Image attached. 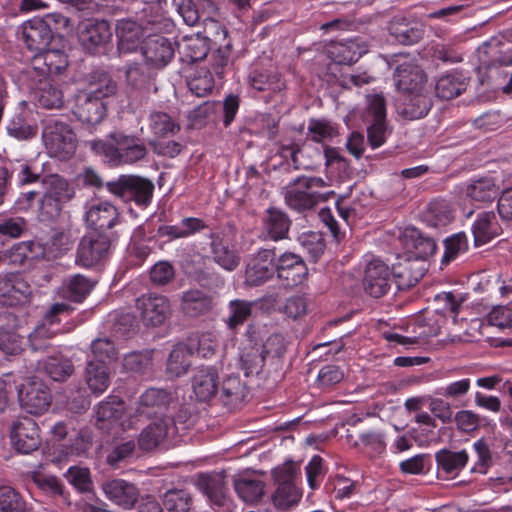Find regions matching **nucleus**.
I'll return each mask as SVG.
<instances>
[{
    "mask_svg": "<svg viewBox=\"0 0 512 512\" xmlns=\"http://www.w3.org/2000/svg\"><path fill=\"white\" fill-rule=\"evenodd\" d=\"M0 512H27L25 499L11 485H0Z\"/></svg>",
    "mask_w": 512,
    "mask_h": 512,
    "instance_id": "50",
    "label": "nucleus"
},
{
    "mask_svg": "<svg viewBox=\"0 0 512 512\" xmlns=\"http://www.w3.org/2000/svg\"><path fill=\"white\" fill-rule=\"evenodd\" d=\"M106 188L126 202L134 201L138 206H146L151 201L154 184L140 176L120 175L116 180L107 182Z\"/></svg>",
    "mask_w": 512,
    "mask_h": 512,
    "instance_id": "5",
    "label": "nucleus"
},
{
    "mask_svg": "<svg viewBox=\"0 0 512 512\" xmlns=\"http://www.w3.org/2000/svg\"><path fill=\"white\" fill-rule=\"evenodd\" d=\"M178 50L182 61L192 63L204 59L209 51L207 37L200 33L186 35L178 42Z\"/></svg>",
    "mask_w": 512,
    "mask_h": 512,
    "instance_id": "32",
    "label": "nucleus"
},
{
    "mask_svg": "<svg viewBox=\"0 0 512 512\" xmlns=\"http://www.w3.org/2000/svg\"><path fill=\"white\" fill-rule=\"evenodd\" d=\"M83 218L87 227L103 233L119 223L120 214L111 202L93 198L85 203Z\"/></svg>",
    "mask_w": 512,
    "mask_h": 512,
    "instance_id": "9",
    "label": "nucleus"
},
{
    "mask_svg": "<svg viewBox=\"0 0 512 512\" xmlns=\"http://www.w3.org/2000/svg\"><path fill=\"white\" fill-rule=\"evenodd\" d=\"M105 496L113 503L131 509L139 498L138 488L123 479L108 480L102 485Z\"/></svg>",
    "mask_w": 512,
    "mask_h": 512,
    "instance_id": "25",
    "label": "nucleus"
},
{
    "mask_svg": "<svg viewBox=\"0 0 512 512\" xmlns=\"http://www.w3.org/2000/svg\"><path fill=\"white\" fill-rule=\"evenodd\" d=\"M33 62L36 69L47 74H59L68 66V59L60 50H48L47 48L34 55Z\"/></svg>",
    "mask_w": 512,
    "mask_h": 512,
    "instance_id": "39",
    "label": "nucleus"
},
{
    "mask_svg": "<svg viewBox=\"0 0 512 512\" xmlns=\"http://www.w3.org/2000/svg\"><path fill=\"white\" fill-rule=\"evenodd\" d=\"M72 112L78 121L91 129L104 120L107 115V107L101 99L78 92L74 97Z\"/></svg>",
    "mask_w": 512,
    "mask_h": 512,
    "instance_id": "15",
    "label": "nucleus"
},
{
    "mask_svg": "<svg viewBox=\"0 0 512 512\" xmlns=\"http://www.w3.org/2000/svg\"><path fill=\"white\" fill-rule=\"evenodd\" d=\"M141 54L145 62L158 71L163 69L174 56L173 43L160 35L148 36L141 45Z\"/></svg>",
    "mask_w": 512,
    "mask_h": 512,
    "instance_id": "18",
    "label": "nucleus"
},
{
    "mask_svg": "<svg viewBox=\"0 0 512 512\" xmlns=\"http://www.w3.org/2000/svg\"><path fill=\"white\" fill-rule=\"evenodd\" d=\"M177 433L171 417L165 416L147 425L139 434L138 447L142 451H152L164 445Z\"/></svg>",
    "mask_w": 512,
    "mask_h": 512,
    "instance_id": "14",
    "label": "nucleus"
},
{
    "mask_svg": "<svg viewBox=\"0 0 512 512\" xmlns=\"http://www.w3.org/2000/svg\"><path fill=\"white\" fill-rule=\"evenodd\" d=\"M31 285L18 273L0 274V305L25 306L31 303Z\"/></svg>",
    "mask_w": 512,
    "mask_h": 512,
    "instance_id": "8",
    "label": "nucleus"
},
{
    "mask_svg": "<svg viewBox=\"0 0 512 512\" xmlns=\"http://www.w3.org/2000/svg\"><path fill=\"white\" fill-rule=\"evenodd\" d=\"M468 248V240L464 232H459L447 237L444 240V253L441 258V267L447 266L459 255L465 253Z\"/></svg>",
    "mask_w": 512,
    "mask_h": 512,
    "instance_id": "51",
    "label": "nucleus"
},
{
    "mask_svg": "<svg viewBox=\"0 0 512 512\" xmlns=\"http://www.w3.org/2000/svg\"><path fill=\"white\" fill-rule=\"evenodd\" d=\"M93 287V281L86 276L76 274L63 282L59 289V294L65 299L81 302L91 292Z\"/></svg>",
    "mask_w": 512,
    "mask_h": 512,
    "instance_id": "40",
    "label": "nucleus"
},
{
    "mask_svg": "<svg viewBox=\"0 0 512 512\" xmlns=\"http://www.w3.org/2000/svg\"><path fill=\"white\" fill-rule=\"evenodd\" d=\"M390 34L401 44L411 45L423 37V29L418 23H408L404 19H397L390 23Z\"/></svg>",
    "mask_w": 512,
    "mask_h": 512,
    "instance_id": "45",
    "label": "nucleus"
},
{
    "mask_svg": "<svg viewBox=\"0 0 512 512\" xmlns=\"http://www.w3.org/2000/svg\"><path fill=\"white\" fill-rule=\"evenodd\" d=\"M238 496L247 503H256L264 494V483L257 479H237L234 482Z\"/></svg>",
    "mask_w": 512,
    "mask_h": 512,
    "instance_id": "53",
    "label": "nucleus"
},
{
    "mask_svg": "<svg viewBox=\"0 0 512 512\" xmlns=\"http://www.w3.org/2000/svg\"><path fill=\"white\" fill-rule=\"evenodd\" d=\"M431 106V99L423 91L403 92L396 101L397 113L406 120L424 117Z\"/></svg>",
    "mask_w": 512,
    "mask_h": 512,
    "instance_id": "20",
    "label": "nucleus"
},
{
    "mask_svg": "<svg viewBox=\"0 0 512 512\" xmlns=\"http://www.w3.org/2000/svg\"><path fill=\"white\" fill-rule=\"evenodd\" d=\"M311 140L323 143L338 136L337 125L326 119H310L307 127Z\"/></svg>",
    "mask_w": 512,
    "mask_h": 512,
    "instance_id": "55",
    "label": "nucleus"
},
{
    "mask_svg": "<svg viewBox=\"0 0 512 512\" xmlns=\"http://www.w3.org/2000/svg\"><path fill=\"white\" fill-rule=\"evenodd\" d=\"M403 239L407 250L413 253L416 258L426 259L437 250L436 241L416 228L405 229Z\"/></svg>",
    "mask_w": 512,
    "mask_h": 512,
    "instance_id": "31",
    "label": "nucleus"
},
{
    "mask_svg": "<svg viewBox=\"0 0 512 512\" xmlns=\"http://www.w3.org/2000/svg\"><path fill=\"white\" fill-rule=\"evenodd\" d=\"M113 239L101 232L85 234L77 247L76 263L84 268L103 264L109 257Z\"/></svg>",
    "mask_w": 512,
    "mask_h": 512,
    "instance_id": "6",
    "label": "nucleus"
},
{
    "mask_svg": "<svg viewBox=\"0 0 512 512\" xmlns=\"http://www.w3.org/2000/svg\"><path fill=\"white\" fill-rule=\"evenodd\" d=\"M84 379L92 393L99 395L104 393L110 384L109 369L104 363L88 361Z\"/></svg>",
    "mask_w": 512,
    "mask_h": 512,
    "instance_id": "41",
    "label": "nucleus"
},
{
    "mask_svg": "<svg viewBox=\"0 0 512 512\" xmlns=\"http://www.w3.org/2000/svg\"><path fill=\"white\" fill-rule=\"evenodd\" d=\"M475 243L485 244L501 234L502 229L492 211L481 212L472 225Z\"/></svg>",
    "mask_w": 512,
    "mask_h": 512,
    "instance_id": "38",
    "label": "nucleus"
},
{
    "mask_svg": "<svg viewBox=\"0 0 512 512\" xmlns=\"http://www.w3.org/2000/svg\"><path fill=\"white\" fill-rule=\"evenodd\" d=\"M92 151L102 156L104 161L111 166H120V145L103 140H92L88 142Z\"/></svg>",
    "mask_w": 512,
    "mask_h": 512,
    "instance_id": "61",
    "label": "nucleus"
},
{
    "mask_svg": "<svg viewBox=\"0 0 512 512\" xmlns=\"http://www.w3.org/2000/svg\"><path fill=\"white\" fill-rule=\"evenodd\" d=\"M438 474L443 478H455L465 468L469 461L466 450L451 451L442 449L435 454Z\"/></svg>",
    "mask_w": 512,
    "mask_h": 512,
    "instance_id": "28",
    "label": "nucleus"
},
{
    "mask_svg": "<svg viewBox=\"0 0 512 512\" xmlns=\"http://www.w3.org/2000/svg\"><path fill=\"white\" fill-rule=\"evenodd\" d=\"M93 360L97 363L111 362L117 358V350L115 344L109 338H98L91 343Z\"/></svg>",
    "mask_w": 512,
    "mask_h": 512,
    "instance_id": "64",
    "label": "nucleus"
},
{
    "mask_svg": "<svg viewBox=\"0 0 512 512\" xmlns=\"http://www.w3.org/2000/svg\"><path fill=\"white\" fill-rule=\"evenodd\" d=\"M110 25L105 20L88 21L79 32V41L84 49L91 53L105 47L111 40Z\"/></svg>",
    "mask_w": 512,
    "mask_h": 512,
    "instance_id": "21",
    "label": "nucleus"
},
{
    "mask_svg": "<svg viewBox=\"0 0 512 512\" xmlns=\"http://www.w3.org/2000/svg\"><path fill=\"white\" fill-rule=\"evenodd\" d=\"M56 330L45 322L38 324L29 334L28 340L33 351H43L49 347V342L56 335Z\"/></svg>",
    "mask_w": 512,
    "mask_h": 512,
    "instance_id": "62",
    "label": "nucleus"
},
{
    "mask_svg": "<svg viewBox=\"0 0 512 512\" xmlns=\"http://www.w3.org/2000/svg\"><path fill=\"white\" fill-rule=\"evenodd\" d=\"M275 249H259L252 254L246 264L245 284L248 286H260L271 280L276 273Z\"/></svg>",
    "mask_w": 512,
    "mask_h": 512,
    "instance_id": "10",
    "label": "nucleus"
},
{
    "mask_svg": "<svg viewBox=\"0 0 512 512\" xmlns=\"http://www.w3.org/2000/svg\"><path fill=\"white\" fill-rule=\"evenodd\" d=\"M158 70L144 63H132L129 64L125 71L126 81L128 85L135 89L149 91L151 88L154 91L157 88L154 86V80Z\"/></svg>",
    "mask_w": 512,
    "mask_h": 512,
    "instance_id": "33",
    "label": "nucleus"
},
{
    "mask_svg": "<svg viewBox=\"0 0 512 512\" xmlns=\"http://www.w3.org/2000/svg\"><path fill=\"white\" fill-rule=\"evenodd\" d=\"M215 304L213 295L197 288L186 290L180 296V310L189 317L208 314Z\"/></svg>",
    "mask_w": 512,
    "mask_h": 512,
    "instance_id": "23",
    "label": "nucleus"
},
{
    "mask_svg": "<svg viewBox=\"0 0 512 512\" xmlns=\"http://www.w3.org/2000/svg\"><path fill=\"white\" fill-rule=\"evenodd\" d=\"M367 45L359 39L332 42L328 48L330 58L338 64L350 65L367 53Z\"/></svg>",
    "mask_w": 512,
    "mask_h": 512,
    "instance_id": "27",
    "label": "nucleus"
},
{
    "mask_svg": "<svg viewBox=\"0 0 512 512\" xmlns=\"http://www.w3.org/2000/svg\"><path fill=\"white\" fill-rule=\"evenodd\" d=\"M42 139L52 157L68 160L76 152V134L71 125L62 119H48L43 127Z\"/></svg>",
    "mask_w": 512,
    "mask_h": 512,
    "instance_id": "3",
    "label": "nucleus"
},
{
    "mask_svg": "<svg viewBox=\"0 0 512 512\" xmlns=\"http://www.w3.org/2000/svg\"><path fill=\"white\" fill-rule=\"evenodd\" d=\"M253 305V302L247 300H231L228 304L229 314L224 320L227 327L229 329H235L243 325L251 316Z\"/></svg>",
    "mask_w": 512,
    "mask_h": 512,
    "instance_id": "47",
    "label": "nucleus"
},
{
    "mask_svg": "<svg viewBox=\"0 0 512 512\" xmlns=\"http://www.w3.org/2000/svg\"><path fill=\"white\" fill-rule=\"evenodd\" d=\"M191 355V351L186 345H175L167 359V375L170 378H178L186 374L191 366Z\"/></svg>",
    "mask_w": 512,
    "mask_h": 512,
    "instance_id": "42",
    "label": "nucleus"
},
{
    "mask_svg": "<svg viewBox=\"0 0 512 512\" xmlns=\"http://www.w3.org/2000/svg\"><path fill=\"white\" fill-rule=\"evenodd\" d=\"M425 220L429 226L440 228L451 223L453 213L445 201L432 202L426 211Z\"/></svg>",
    "mask_w": 512,
    "mask_h": 512,
    "instance_id": "57",
    "label": "nucleus"
},
{
    "mask_svg": "<svg viewBox=\"0 0 512 512\" xmlns=\"http://www.w3.org/2000/svg\"><path fill=\"white\" fill-rule=\"evenodd\" d=\"M52 38V30L43 19L29 20L22 27V39L27 49L36 54L44 51Z\"/></svg>",
    "mask_w": 512,
    "mask_h": 512,
    "instance_id": "22",
    "label": "nucleus"
},
{
    "mask_svg": "<svg viewBox=\"0 0 512 512\" xmlns=\"http://www.w3.org/2000/svg\"><path fill=\"white\" fill-rule=\"evenodd\" d=\"M39 104L47 109H59L64 105L63 92L51 83H44L38 92Z\"/></svg>",
    "mask_w": 512,
    "mask_h": 512,
    "instance_id": "60",
    "label": "nucleus"
},
{
    "mask_svg": "<svg viewBox=\"0 0 512 512\" xmlns=\"http://www.w3.org/2000/svg\"><path fill=\"white\" fill-rule=\"evenodd\" d=\"M136 306L146 326H160L171 315L170 301L163 295L144 294L137 299Z\"/></svg>",
    "mask_w": 512,
    "mask_h": 512,
    "instance_id": "13",
    "label": "nucleus"
},
{
    "mask_svg": "<svg viewBox=\"0 0 512 512\" xmlns=\"http://www.w3.org/2000/svg\"><path fill=\"white\" fill-rule=\"evenodd\" d=\"M216 77L210 69L199 68L188 81L190 91L198 97L208 95L216 84Z\"/></svg>",
    "mask_w": 512,
    "mask_h": 512,
    "instance_id": "54",
    "label": "nucleus"
},
{
    "mask_svg": "<svg viewBox=\"0 0 512 512\" xmlns=\"http://www.w3.org/2000/svg\"><path fill=\"white\" fill-rule=\"evenodd\" d=\"M156 18L144 21L121 19L116 24L117 50L120 55L135 52L144 42L146 24L157 25Z\"/></svg>",
    "mask_w": 512,
    "mask_h": 512,
    "instance_id": "11",
    "label": "nucleus"
},
{
    "mask_svg": "<svg viewBox=\"0 0 512 512\" xmlns=\"http://www.w3.org/2000/svg\"><path fill=\"white\" fill-rule=\"evenodd\" d=\"M171 401V394L161 388H149L135 403L134 407L128 408V423H122L123 426L133 427L140 417L149 418L157 412L158 409L165 408Z\"/></svg>",
    "mask_w": 512,
    "mask_h": 512,
    "instance_id": "12",
    "label": "nucleus"
},
{
    "mask_svg": "<svg viewBox=\"0 0 512 512\" xmlns=\"http://www.w3.org/2000/svg\"><path fill=\"white\" fill-rule=\"evenodd\" d=\"M39 366L54 381H64L74 371L72 362L60 357H49L39 362Z\"/></svg>",
    "mask_w": 512,
    "mask_h": 512,
    "instance_id": "48",
    "label": "nucleus"
},
{
    "mask_svg": "<svg viewBox=\"0 0 512 512\" xmlns=\"http://www.w3.org/2000/svg\"><path fill=\"white\" fill-rule=\"evenodd\" d=\"M199 488L215 504L222 505L226 496L224 478L220 475H207L200 477Z\"/></svg>",
    "mask_w": 512,
    "mask_h": 512,
    "instance_id": "49",
    "label": "nucleus"
},
{
    "mask_svg": "<svg viewBox=\"0 0 512 512\" xmlns=\"http://www.w3.org/2000/svg\"><path fill=\"white\" fill-rule=\"evenodd\" d=\"M222 394L227 405L236 406L246 397V387L238 376H229L222 383Z\"/></svg>",
    "mask_w": 512,
    "mask_h": 512,
    "instance_id": "58",
    "label": "nucleus"
},
{
    "mask_svg": "<svg viewBox=\"0 0 512 512\" xmlns=\"http://www.w3.org/2000/svg\"><path fill=\"white\" fill-rule=\"evenodd\" d=\"M42 192L38 198L37 218L41 222H53L61 214L65 203L75 196L74 188L58 175L42 179Z\"/></svg>",
    "mask_w": 512,
    "mask_h": 512,
    "instance_id": "2",
    "label": "nucleus"
},
{
    "mask_svg": "<svg viewBox=\"0 0 512 512\" xmlns=\"http://www.w3.org/2000/svg\"><path fill=\"white\" fill-rule=\"evenodd\" d=\"M206 225L199 218L188 217L175 225H162L158 228V234L161 237H168L170 240L186 238L202 229Z\"/></svg>",
    "mask_w": 512,
    "mask_h": 512,
    "instance_id": "43",
    "label": "nucleus"
},
{
    "mask_svg": "<svg viewBox=\"0 0 512 512\" xmlns=\"http://www.w3.org/2000/svg\"><path fill=\"white\" fill-rule=\"evenodd\" d=\"M261 223V237L272 241L287 238L291 226V220L288 215L274 207H270L265 211Z\"/></svg>",
    "mask_w": 512,
    "mask_h": 512,
    "instance_id": "24",
    "label": "nucleus"
},
{
    "mask_svg": "<svg viewBox=\"0 0 512 512\" xmlns=\"http://www.w3.org/2000/svg\"><path fill=\"white\" fill-rule=\"evenodd\" d=\"M116 91L117 84L111 76L104 71H96L90 76L88 89L80 92L90 94V97H97L103 101L104 98L114 95Z\"/></svg>",
    "mask_w": 512,
    "mask_h": 512,
    "instance_id": "44",
    "label": "nucleus"
},
{
    "mask_svg": "<svg viewBox=\"0 0 512 512\" xmlns=\"http://www.w3.org/2000/svg\"><path fill=\"white\" fill-rule=\"evenodd\" d=\"M231 53H232V44L230 41H227L224 44H220L218 48L213 50L211 53L208 62L210 67L208 69L211 70L212 74L221 81L224 78L225 73L230 68L231 62Z\"/></svg>",
    "mask_w": 512,
    "mask_h": 512,
    "instance_id": "46",
    "label": "nucleus"
},
{
    "mask_svg": "<svg viewBox=\"0 0 512 512\" xmlns=\"http://www.w3.org/2000/svg\"><path fill=\"white\" fill-rule=\"evenodd\" d=\"M210 247L213 260L227 271L235 270L240 264V256L236 250L224 244L219 234L210 232Z\"/></svg>",
    "mask_w": 512,
    "mask_h": 512,
    "instance_id": "37",
    "label": "nucleus"
},
{
    "mask_svg": "<svg viewBox=\"0 0 512 512\" xmlns=\"http://www.w3.org/2000/svg\"><path fill=\"white\" fill-rule=\"evenodd\" d=\"M277 488L272 496L275 507L280 510H288L296 505L302 492L296 484V471L292 464H285L276 468L273 472Z\"/></svg>",
    "mask_w": 512,
    "mask_h": 512,
    "instance_id": "7",
    "label": "nucleus"
},
{
    "mask_svg": "<svg viewBox=\"0 0 512 512\" xmlns=\"http://www.w3.org/2000/svg\"><path fill=\"white\" fill-rule=\"evenodd\" d=\"M187 347L191 354L195 351L202 358H211L219 349V339L214 333L206 332L190 339Z\"/></svg>",
    "mask_w": 512,
    "mask_h": 512,
    "instance_id": "52",
    "label": "nucleus"
},
{
    "mask_svg": "<svg viewBox=\"0 0 512 512\" xmlns=\"http://www.w3.org/2000/svg\"><path fill=\"white\" fill-rule=\"evenodd\" d=\"M467 78L458 71H451L438 78L435 92L438 98L450 100L461 95L467 89Z\"/></svg>",
    "mask_w": 512,
    "mask_h": 512,
    "instance_id": "35",
    "label": "nucleus"
},
{
    "mask_svg": "<svg viewBox=\"0 0 512 512\" xmlns=\"http://www.w3.org/2000/svg\"><path fill=\"white\" fill-rule=\"evenodd\" d=\"M13 447L22 454H29L40 446V435L37 423L28 417L15 420L11 427Z\"/></svg>",
    "mask_w": 512,
    "mask_h": 512,
    "instance_id": "17",
    "label": "nucleus"
},
{
    "mask_svg": "<svg viewBox=\"0 0 512 512\" xmlns=\"http://www.w3.org/2000/svg\"><path fill=\"white\" fill-rule=\"evenodd\" d=\"M20 408L28 414L39 416L50 408L52 395L38 377H27L17 386Z\"/></svg>",
    "mask_w": 512,
    "mask_h": 512,
    "instance_id": "4",
    "label": "nucleus"
},
{
    "mask_svg": "<svg viewBox=\"0 0 512 512\" xmlns=\"http://www.w3.org/2000/svg\"><path fill=\"white\" fill-rule=\"evenodd\" d=\"M278 279L286 288L301 284L308 275V268L304 260L297 254L285 252L275 260Z\"/></svg>",
    "mask_w": 512,
    "mask_h": 512,
    "instance_id": "16",
    "label": "nucleus"
},
{
    "mask_svg": "<svg viewBox=\"0 0 512 512\" xmlns=\"http://www.w3.org/2000/svg\"><path fill=\"white\" fill-rule=\"evenodd\" d=\"M193 391L199 401L211 399L218 390V373L214 367L200 368L192 380Z\"/></svg>",
    "mask_w": 512,
    "mask_h": 512,
    "instance_id": "36",
    "label": "nucleus"
},
{
    "mask_svg": "<svg viewBox=\"0 0 512 512\" xmlns=\"http://www.w3.org/2000/svg\"><path fill=\"white\" fill-rule=\"evenodd\" d=\"M162 500L168 512H188L192 505V497L184 489H170L164 493Z\"/></svg>",
    "mask_w": 512,
    "mask_h": 512,
    "instance_id": "56",
    "label": "nucleus"
},
{
    "mask_svg": "<svg viewBox=\"0 0 512 512\" xmlns=\"http://www.w3.org/2000/svg\"><path fill=\"white\" fill-rule=\"evenodd\" d=\"M149 127L157 137H166L179 130V126L164 112H153L149 117Z\"/></svg>",
    "mask_w": 512,
    "mask_h": 512,
    "instance_id": "59",
    "label": "nucleus"
},
{
    "mask_svg": "<svg viewBox=\"0 0 512 512\" xmlns=\"http://www.w3.org/2000/svg\"><path fill=\"white\" fill-rule=\"evenodd\" d=\"M328 186L329 183L321 177L299 176L284 187V199L293 210L299 212L310 210L334 194L333 191L327 193L322 191Z\"/></svg>",
    "mask_w": 512,
    "mask_h": 512,
    "instance_id": "1",
    "label": "nucleus"
},
{
    "mask_svg": "<svg viewBox=\"0 0 512 512\" xmlns=\"http://www.w3.org/2000/svg\"><path fill=\"white\" fill-rule=\"evenodd\" d=\"M250 84L257 91L271 90L273 92L281 91L285 86L280 75H269L259 71H253L251 73Z\"/></svg>",
    "mask_w": 512,
    "mask_h": 512,
    "instance_id": "63",
    "label": "nucleus"
},
{
    "mask_svg": "<svg viewBox=\"0 0 512 512\" xmlns=\"http://www.w3.org/2000/svg\"><path fill=\"white\" fill-rule=\"evenodd\" d=\"M125 411L128 413L124 402L118 396H108L95 408L96 425L99 429H109L110 424L120 419Z\"/></svg>",
    "mask_w": 512,
    "mask_h": 512,
    "instance_id": "34",
    "label": "nucleus"
},
{
    "mask_svg": "<svg viewBox=\"0 0 512 512\" xmlns=\"http://www.w3.org/2000/svg\"><path fill=\"white\" fill-rule=\"evenodd\" d=\"M390 282V269L384 262L374 259L367 264L363 285L368 294L375 298L382 297L388 292Z\"/></svg>",
    "mask_w": 512,
    "mask_h": 512,
    "instance_id": "19",
    "label": "nucleus"
},
{
    "mask_svg": "<svg viewBox=\"0 0 512 512\" xmlns=\"http://www.w3.org/2000/svg\"><path fill=\"white\" fill-rule=\"evenodd\" d=\"M500 192L499 181L490 175L471 179L465 188L466 196L474 202H492Z\"/></svg>",
    "mask_w": 512,
    "mask_h": 512,
    "instance_id": "29",
    "label": "nucleus"
},
{
    "mask_svg": "<svg viewBox=\"0 0 512 512\" xmlns=\"http://www.w3.org/2000/svg\"><path fill=\"white\" fill-rule=\"evenodd\" d=\"M395 85L399 92L423 91L426 75L418 65L404 62L394 72Z\"/></svg>",
    "mask_w": 512,
    "mask_h": 512,
    "instance_id": "26",
    "label": "nucleus"
},
{
    "mask_svg": "<svg viewBox=\"0 0 512 512\" xmlns=\"http://www.w3.org/2000/svg\"><path fill=\"white\" fill-rule=\"evenodd\" d=\"M109 138L120 145V166L126 164H133L147 155V148L139 139L125 135L121 132H114L109 135Z\"/></svg>",
    "mask_w": 512,
    "mask_h": 512,
    "instance_id": "30",
    "label": "nucleus"
}]
</instances>
